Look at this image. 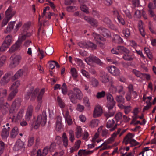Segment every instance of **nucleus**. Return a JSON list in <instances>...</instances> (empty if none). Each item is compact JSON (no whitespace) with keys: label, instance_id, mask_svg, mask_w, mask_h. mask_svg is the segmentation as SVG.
Segmentation results:
<instances>
[{"label":"nucleus","instance_id":"obj_33","mask_svg":"<svg viewBox=\"0 0 156 156\" xmlns=\"http://www.w3.org/2000/svg\"><path fill=\"white\" fill-rule=\"evenodd\" d=\"M62 93L64 95H66L67 93L68 89L67 86L65 83L63 84L61 87Z\"/></svg>","mask_w":156,"mask_h":156},{"label":"nucleus","instance_id":"obj_19","mask_svg":"<svg viewBox=\"0 0 156 156\" xmlns=\"http://www.w3.org/2000/svg\"><path fill=\"white\" fill-rule=\"evenodd\" d=\"M95 39L99 44L102 45L105 44L106 39L99 35H96Z\"/></svg>","mask_w":156,"mask_h":156},{"label":"nucleus","instance_id":"obj_47","mask_svg":"<svg viewBox=\"0 0 156 156\" xmlns=\"http://www.w3.org/2000/svg\"><path fill=\"white\" fill-rule=\"evenodd\" d=\"M96 57H94L92 56H90L88 58L85 59V61L87 62L86 60H87L88 62H94L95 59Z\"/></svg>","mask_w":156,"mask_h":156},{"label":"nucleus","instance_id":"obj_23","mask_svg":"<svg viewBox=\"0 0 156 156\" xmlns=\"http://www.w3.org/2000/svg\"><path fill=\"white\" fill-rule=\"evenodd\" d=\"M81 143V141L78 140L75 143L74 147L70 148V152L73 153L74 151L77 150L80 147Z\"/></svg>","mask_w":156,"mask_h":156},{"label":"nucleus","instance_id":"obj_52","mask_svg":"<svg viewBox=\"0 0 156 156\" xmlns=\"http://www.w3.org/2000/svg\"><path fill=\"white\" fill-rule=\"evenodd\" d=\"M0 96L3 97L6 96L7 93V90L6 89H1L0 90Z\"/></svg>","mask_w":156,"mask_h":156},{"label":"nucleus","instance_id":"obj_7","mask_svg":"<svg viewBox=\"0 0 156 156\" xmlns=\"http://www.w3.org/2000/svg\"><path fill=\"white\" fill-rule=\"evenodd\" d=\"M10 59H11L12 61L9 66L11 67L14 68L19 64L21 59V57L20 55H16L14 58L11 57Z\"/></svg>","mask_w":156,"mask_h":156},{"label":"nucleus","instance_id":"obj_39","mask_svg":"<svg viewBox=\"0 0 156 156\" xmlns=\"http://www.w3.org/2000/svg\"><path fill=\"white\" fill-rule=\"evenodd\" d=\"M116 101L118 103H124V98L122 97V96H117L116 98Z\"/></svg>","mask_w":156,"mask_h":156},{"label":"nucleus","instance_id":"obj_27","mask_svg":"<svg viewBox=\"0 0 156 156\" xmlns=\"http://www.w3.org/2000/svg\"><path fill=\"white\" fill-rule=\"evenodd\" d=\"M20 84V82L18 80L16 81L15 82H14L12 85L10 87V89L12 90H16L17 91V92H18V90L17 88Z\"/></svg>","mask_w":156,"mask_h":156},{"label":"nucleus","instance_id":"obj_49","mask_svg":"<svg viewBox=\"0 0 156 156\" xmlns=\"http://www.w3.org/2000/svg\"><path fill=\"white\" fill-rule=\"evenodd\" d=\"M71 72L73 76L75 78H76L77 77V73L75 68H72L71 69Z\"/></svg>","mask_w":156,"mask_h":156},{"label":"nucleus","instance_id":"obj_11","mask_svg":"<svg viewBox=\"0 0 156 156\" xmlns=\"http://www.w3.org/2000/svg\"><path fill=\"white\" fill-rule=\"evenodd\" d=\"M3 127L4 128L1 131V136L3 139H6L9 134L10 128V127L5 128V126H3Z\"/></svg>","mask_w":156,"mask_h":156},{"label":"nucleus","instance_id":"obj_16","mask_svg":"<svg viewBox=\"0 0 156 156\" xmlns=\"http://www.w3.org/2000/svg\"><path fill=\"white\" fill-rule=\"evenodd\" d=\"M101 81L103 83H105L109 81V76L107 73L104 72H102L100 76Z\"/></svg>","mask_w":156,"mask_h":156},{"label":"nucleus","instance_id":"obj_48","mask_svg":"<svg viewBox=\"0 0 156 156\" xmlns=\"http://www.w3.org/2000/svg\"><path fill=\"white\" fill-rule=\"evenodd\" d=\"M69 140L71 142H73L74 139V135L73 132L72 130L69 131Z\"/></svg>","mask_w":156,"mask_h":156},{"label":"nucleus","instance_id":"obj_15","mask_svg":"<svg viewBox=\"0 0 156 156\" xmlns=\"http://www.w3.org/2000/svg\"><path fill=\"white\" fill-rule=\"evenodd\" d=\"M84 19L88 22L92 26L94 27H96L98 26V22L94 18H90L88 16H85L84 17Z\"/></svg>","mask_w":156,"mask_h":156},{"label":"nucleus","instance_id":"obj_1","mask_svg":"<svg viewBox=\"0 0 156 156\" xmlns=\"http://www.w3.org/2000/svg\"><path fill=\"white\" fill-rule=\"evenodd\" d=\"M68 95L71 101L73 104L77 102V100H81L83 97V94L80 89L74 87L68 91Z\"/></svg>","mask_w":156,"mask_h":156},{"label":"nucleus","instance_id":"obj_3","mask_svg":"<svg viewBox=\"0 0 156 156\" xmlns=\"http://www.w3.org/2000/svg\"><path fill=\"white\" fill-rule=\"evenodd\" d=\"M21 100L20 98H18L12 102L9 110V113L10 115L16 112L20 106Z\"/></svg>","mask_w":156,"mask_h":156},{"label":"nucleus","instance_id":"obj_25","mask_svg":"<svg viewBox=\"0 0 156 156\" xmlns=\"http://www.w3.org/2000/svg\"><path fill=\"white\" fill-rule=\"evenodd\" d=\"M114 123L115 121L112 118H107V123L106 126L107 128H111Z\"/></svg>","mask_w":156,"mask_h":156},{"label":"nucleus","instance_id":"obj_9","mask_svg":"<svg viewBox=\"0 0 156 156\" xmlns=\"http://www.w3.org/2000/svg\"><path fill=\"white\" fill-rule=\"evenodd\" d=\"M98 31L104 37H111V34L108 30L102 27H99L98 29Z\"/></svg>","mask_w":156,"mask_h":156},{"label":"nucleus","instance_id":"obj_24","mask_svg":"<svg viewBox=\"0 0 156 156\" xmlns=\"http://www.w3.org/2000/svg\"><path fill=\"white\" fill-rule=\"evenodd\" d=\"M113 41L117 44H121L123 42L122 39L118 35L116 34L114 35L113 37Z\"/></svg>","mask_w":156,"mask_h":156},{"label":"nucleus","instance_id":"obj_5","mask_svg":"<svg viewBox=\"0 0 156 156\" xmlns=\"http://www.w3.org/2000/svg\"><path fill=\"white\" fill-rule=\"evenodd\" d=\"M13 75L12 72L10 71L6 73L1 79L0 83L2 85H5L8 83Z\"/></svg>","mask_w":156,"mask_h":156},{"label":"nucleus","instance_id":"obj_55","mask_svg":"<svg viewBox=\"0 0 156 156\" xmlns=\"http://www.w3.org/2000/svg\"><path fill=\"white\" fill-rule=\"evenodd\" d=\"M148 10H154L156 8V5H155L152 3L150 2L148 4Z\"/></svg>","mask_w":156,"mask_h":156},{"label":"nucleus","instance_id":"obj_61","mask_svg":"<svg viewBox=\"0 0 156 156\" xmlns=\"http://www.w3.org/2000/svg\"><path fill=\"white\" fill-rule=\"evenodd\" d=\"M31 44H32V41L31 40H27L24 42L23 45L24 47H27L28 46H29Z\"/></svg>","mask_w":156,"mask_h":156},{"label":"nucleus","instance_id":"obj_46","mask_svg":"<svg viewBox=\"0 0 156 156\" xmlns=\"http://www.w3.org/2000/svg\"><path fill=\"white\" fill-rule=\"evenodd\" d=\"M132 138H131V139L130 141V144H131V147L136 146L139 144V143L137 142L134 139Z\"/></svg>","mask_w":156,"mask_h":156},{"label":"nucleus","instance_id":"obj_18","mask_svg":"<svg viewBox=\"0 0 156 156\" xmlns=\"http://www.w3.org/2000/svg\"><path fill=\"white\" fill-rule=\"evenodd\" d=\"M19 133V129L17 127L15 126L12 129L10 133L11 138H15Z\"/></svg>","mask_w":156,"mask_h":156},{"label":"nucleus","instance_id":"obj_13","mask_svg":"<svg viewBox=\"0 0 156 156\" xmlns=\"http://www.w3.org/2000/svg\"><path fill=\"white\" fill-rule=\"evenodd\" d=\"M107 69L108 71L114 76L118 75L119 74V70L115 66H109Z\"/></svg>","mask_w":156,"mask_h":156},{"label":"nucleus","instance_id":"obj_60","mask_svg":"<svg viewBox=\"0 0 156 156\" xmlns=\"http://www.w3.org/2000/svg\"><path fill=\"white\" fill-rule=\"evenodd\" d=\"M52 61H55L51 60L48 62V64H49L51 69H54L55 66V63H53V62Z\"/></svg>","mask_w":156,"mask_h":156},{"label":"nucleus","instance_id":"obj_64","mask_svg":"<svg viewBox=\"0 0 156 156\" xmlns=\"http://www.w3.org/2000/svg\"><path fill=\"white\" fill-rule=\"evenodd\" d=\"M56 146L55 143H52L50 147L49 148V150L50 152L52 151L53 150L55 149V147Z\"/></svg>","mask_w":156,"mask_h":156},{"label":"nucleus","instance_id":"obj_35","mask_svg":"<svg viewBox=\"0 0 156 156\" xmlns=\"http://www.w3.org/2000/svg\"><path fill=\"white\" fill-rule=\"evenodd\" d=\"M57 101L58 105L61 108H63L64 107L65 104L62 101L61 98L59 96H58L57 97Z\"/></svg>","mask_w":156,"mask_h":156},{"label":"nucleus","instance_id":"obj_53","mask_svg":"<svg viewBox=\"0 0 156 156\" xmlns=\"http://www.w3.org/2000/svg\"><path fill=\"white\" fill-rule=\"evenodd\" d=\"M127 53H126L124 55L123 57V58L126 60L131 61L133 59V58H132L131 56L128 55Z\"/></svg>","mask_w":156,"mask_h":156},{"label":"nucleus","instance_id":"obj_32","mask_svg":"<svg viewBox=\"0 0 156 156\" xmlns=\"http://www.w3.org/2000/svg\"><path fill=\"white\" fill-rule=\"evenodd\" d=\"M141 24L140 23H139L138 24V27L139 28V30L140 31V33L141 35L143 37H144L145 35V33L144 30V29L143 28V27L142 25V21H140Z\"/></svg>","mask_w":156,"mask_h":156},{"label":"nucleus","instance_id":"obj_43","mask_svg":"<svg viewBox=\"0 0 156 156\" xmlns=\"http://www.w3.org/2000/svg\"><path fill=\"white\" fill-rule=\"evenodd\" d=\"M87 48L90 47L93 49H96L97 45L94 43L90 41L87 42Z\"/></svg>","mask_w":156,"mask_h":156},{"label":"nucleus","instance_id":"obj_4","mask_svg":"<svg viewBox=\"0 0 156 156\" xmlns=\"http://www.w3.org/2000/svg\"><path fill=\"white\" fill-rule=\"evenodd\" d=\"M12 42V38L10 35H7L2 46L0 47V50L2 51H4L5 50V49L8 48L11 44Z\"/></svg>","mask_w":156,"mask_h":156},{"label":"nucleus","instance_id":"obj_26","mask_svg":"<svg viewBox=\"0 0 156 156\" xmlns=\"http://www.w3.org/2000/svg\"><path fill=\"white\" fill-rule=\"evenodd\" d=\"M15 23V21L13 22H10L8 24V26L7 27L6 31H5V33L10 32L12 30L14 27V24Z\"/></svg>","mask_w":156,"mask_h":156},{"label":"nucleus","instance_id":"obj_17","mask_svg":"<svg viewBox=\"0 0 156 156\" xmlns=\"http://www.w3.org/2000/svg\"><path fill=\"white\" fill-rule=\"evenodd\" d=\"M20 34L22 35L20 38H19L18 39L21 40L22 42L23 41L26 40V38L30 37L32 35V33L30 32H27L25 33L24 30H23V31L21 32Z\"/></svg>","mask_w":156,"mask_h":156},{"label":"nucleus","instance_id":"obj_58","mask_svg":"<svg viewBox=\"0 0 156 156\" xmlns=\"http://www.w3.org/2000/svg\"><path fill=\"white\" fill-rule=\"evenodd\" d=\"M24 112V110L23 109H21L20 110L17 116V118L18 119H20L22 118L23 116L22 114Z\"/></svg>","mask_w":156,"mask_h":156},{"label":"nucleus","instance_id":"obj_57","mask_svg":"<svg viewBox=\"0 0 156 156\" xmlns=\"http://www.w3.org/2000/svg\"><path fill=\"white\" fill-rule=\"evenodd\" d=\"M31 24V23L30 22H28L23 26L22 28L24 30L26 29L28 30L30 27Z\"/></svg>","mask_w":156,"mask_h":156},{"label":"nucleus","instance_id":"obj_44","mask_svg":"<svg viewBox=\"0 0 156 156\" xmlns=\"http://www.w3.org/2000/svg\"><path fill=\"white\" fill-rule=\"evenodd\" d=\"M5 144L2 141H0V156L3 152L5 149Z\"/></svg>","mask_w":156,"mask_h":156},{"label":"nucleus","instance_id":"obj_22","mask_svg":"<svg viewBox=\"0 0 156 156\" xmlns=\"http://www.w3.org/2000/svg\"><path fill=\"white\" fill-rule=\"evenodd\" d=\"M24 71L23 69H20L16 73L12 76V79L15 80L21 76L23 74Z\"/></svg>","mask_w":156,"mask_h":156},{"label":"nucleus","instance_id":"obj_50","mask_svg":"<svg viewBox=\"0 0 156 156\" xmlns=\"http://www.w3.org/2000/svg\"><path fill=\"white\" fill-rule=\"evenodd\" d=\"M122 113L121 112H119L117 113L115 116V118L116 121L118 122L122 118Z\"/></svg>","mask_w":156,"mask_h":156},{"label":"nucleus","instance_id":"obj_36","mask_svg":"<svg viewBox=\"0 0 156 156\" xmlns=\"http://www.w3.org/2000/svg\"><path fill=\"white\" fill-rule=\"evenodd\" d=\"M106 95V93L105 91H102L101 92H98L96 95V97L98 99H100L104 97Z\"/></svg>","mask_w":156,"mask_h":156},{"label":"nucleus","instance_id":"obj_28","mask_svg":"<svg viewBox=\"0 0 156 156\" xmlns=\"http://www.w3.org/2000/svg\"><path fill=\"white\" fill-rule=\"evenodd\" d=\"M62 138L63 145L65 147H67L68 145V140L66 133H63Z\"/></svg>","mask_w":156,"mask_h":156},{"label":"nucleus","instance_id":"obj_20","mask_svg":"<svg viewBox=\"0 0 156 156\" xmlns=\"http://www.w3.org/2000/svg\"><path fill=\"white\" fill-rule=\"evenodd\" d=\"M134 134H133L131 133H129L125 136L124 138L123 143L125 142L126 145H127L129 143H130L131 138H132L134 136Z\"/></svg>","mask_w":156,"mask_h":156},{"label":"nucleus","instance_id":"obj_14","mask_svg":"<svg viewBox=\"0 0 156 156\" xmlns=\"http://www.w3.org/2000/svg\"><path fill=\"white\" fill-rule=\"evenodd\" d=\"M103 113L101 107L99 106L95 108L94 111L93 117L96 118L101 116Z\"/></svg>","mask_w":156,"mask_h":156},{"label":"nucleus","instance_id":"obj_54","mask_svg":"<svg viewBox=\"0 0 156 156\" xmlns=\"http://www.w3.org/2000/svg\"><path fill=\"white\" fill-rule=\"evenodd\" d=\"M123 33L125 34V35L126 37H128L130 36V32L129 29L125 28L123 30Z\"/></svg>","mask_w":156,"mask_h":156},{"label":"nucleus","instance_id":"obj_21","mask_svg":"<svg viewBox=\"0 0 156 156\" xmlns=\"http://www.w3.org/2000/svg\"><path fill=\"white\" fill-rule=\"evenodd\" d=\"M23 143L21 141H18L16 142L13 147V150L15 151H18L22 149L23 147Z\"/></svg>","mask_w":156,"mask_h":156},{"label":"nucleus","instance_id":"obj_31","mask_svg":"<svg viewBox=\"0 0 156 156\" xmlns=\"http://www.w3.org/2000/svg\"><path fill=\"white\" fill-rule=\"evenodd\" d=\"M54 49L52 47H46L45 49V52L48 55H51L54 52Z\"/></svg>","mask_w":156,"mask_h":156},{"label":"nucleus","instance_id":"obj_2","mask_svg":"<svg viewBox=\"0 0 156 156\" xmlns=\"http://www.w3.org/2000/svg\"><path fill=\"white\" fill-rule=\"evenodd\" d=\"M34 87L33 86H31L30 88V90L27 93L25 96L26 99H29L30 98V100L34 101L36 98V95L39 91L38 88H36L34 90Z\"/></svg>","mask_w":156,"mask_h":156},{"label":"nucleus","instance_id":"obj_62","mask_svg":"<svg viewBox=\"0 0 156 156\" xmlns=\"http://www.w3.org/2000/svg\"><path fill=\"white\" fill-rule=\"evenodd\" d=\"M81 72L83 76L86 77L87 78H88L90 77L89 74L88 72L84 69H82Z\"/></svg>","mask_w":156,"mask_h":156},{"label":"nucleus","instance_id":"obj_51","mask_svg":"<svg viewBox=\"0 0 156 156\" xmlns=\"http://www.w3.org/2000/svg\"><path fill=\"white\" fill-rule=\"evenodd\" d=\"M84 109V106L81 105L80 104H77L76 109L79 111L80 112H83Z\"/></svg>","mask_w":156,"mask_h":156},{"label":"nucleus","instance_id":"obj_29","mask_svg":"<svg viewBox=\"0 0 156 156\" xmlns=\"http://www.w3.org/2000/svg\"><path fill=\"white\" fill-rule=\"evenodd\" d=\"M17 93V91L16 90H12V92L9 95L8 97V100L9 101L12 100L16 95V94Z\"/></svg>","mask_w":156,"mask_h":156},{"label":"nucleus","instance_id":"obj_41","mask_svg":"<svg viewBox=\"0 0 156 156\" xmlns=\"http://www.w3.org/2000/svg\"><path fill=\"white\" fill-rule=\"evenodd\" d=\"M91 84L94 87H97L98 85L99 82L95 78H93L91 81Z\"/></svg>","mask_w":156,"mask_h":156},{"label":"nucleus","instance_id":"obj_45","mask_svg":"<svg viewBox=\"0 0 156 156\" xmlns=\"http://www.w3.org/2000/svg\"><path fill=\"white\" fill-rule=\"evenodd\" d=\"M99 121L97 119L92 120L90 122V126L91 127L96 126H98Z\"/></svg>","mask_w":156,"mask_h":156},{"label":"nucleus","instance_id":"obj_8","mask_svg":"<svg viewBox=\"0 0 156 156\" xmlns=\"http://www.w3.org/2000/svg\"><path fill=\"white\" fill-rule=\"evenodd\" d=\"M42 36L46 37H49L51 36L53 34V30L51 26H49L45 30L44 27L42 28Z\"/></svg>","mask_w":156,"mask_h":156},{"label":"nucleus","instance_id":"obj_30","mask_svg":"<svg viewBox=\"0 0 156 156\" xmlns=\"http://www.w3.org/2000/svg\"><path fill=\"white\" fill-rule=\"evenodd\" d=\"M118 50L121 53H129V51L126 48H124L122 46H118L117 47Z\"/></svg>","mask_w":156,"mask_h":156},{"label":"nucleus","instance_id":"obj_12","mask_svg":"<svg viewBox=\"0 0 156 156\" xmlns=\"http://www.w3.org/2000/svg\"><path fill=\"white\" fill-rule=\"evenodd\" d=\"M33 111V107L31 105L29 106L27 108L25 116V120L29 122L31 118Z\"/></svg>","mask_w":156,"mask_h":156},{"label":"nucleus","instance_id":"obj_42","mask_svg":"<svg viewBox=\"0 0 156 156\" xmlns=\"http://www.w3.org/2000/svg\"><path fill=\"white\" fill-rule=\"evenodd\" d=\"M106 97L107 102L115 101H114L113 97L111 94L109 93L107 94Z\"/></svg>","mask_w":156,"mask_h":156},{"label":"nucleus","instance_id":"obj_56","mask_svg":"<svg viewBox=\"0 0 156 156\" xmlns=\"http://www.w3.org/2000/svg\"><path fill=\"white\" fill-rule=\"evenodd\" d=\"M81 10L83 12L86 13H89V12L88 9H87L86 6L84 5H82V6H80Z\"/></svg>","mask_w":156,"mask_h":156},{"label":"nucleus","instance_id":"obj_59","mask_svg":"<svg viewBox=\"0 0 156 156\" xmlns=\"http://www.w3.org/2000/svg\"><path fill=\"white\" fill-rule=\"evenodd\" d=\"M78 45L80 48H87V43L84 42H79L78 43Z\"/></svg>","mask_w":156,"mask_h":156},{"label":"nucleus","instance_id":"obj_38","mask_svg":"<svg viewBox=\"0 0 156 156\" xmlns=\"http://www.w3.org/2000/svg\"><path fill=\"white\" fill-rule=\"evenodd\" d=\"M115 102V101L107 102V107L109 110L112 109L114 105Z\"/></svg>","mask_w":156,"mask_h":156},{"label":"nucleus","instance_id":"obj_34","mask_svg":"<svg viewBox=\"0 0 156 156\" xmlns=\"http://www.w3.org/2000/svg\"><path fill=\"white\" fill-rule=\"evenodd\" d=\"M82 129L80 127H77L76 130V137L79 138L81 136Z\"/></svg>","mask_w":156,"mask_h":156},{"label":"nucleus","instance_id":"obj_6","mask_svg":"<svg viewBox=\"0 0 156 156\" xmlns=\"http://www.w3.org/2000/svg\"><path fill=\"white\" fill-rule=\"evenodd\" d=\"M47 115L45 111H43L41 114L39 115L37 117V120L40 122L41 126H44L46 123Z\"/></svg>","mask_w":156,"mask_h":156},{"label":"nucleus","instance_id":"obj_63","mask_svg":"<svg viewBox=\"0 0 156 156\" xmlns=\"http://www.w3.org/2000/svg\"><path fill=\"white\" fill-rule=\"evenodd\" d=\"M77 62L79 66L82 67H84V64L81 59H77Z\"/></svg>","mask_w":156,"mask_h":156},{"label":"nucleus","instance_id":"obj_37","mask_svg":"<svg viewBox=\"0 0 156 156\" xmlns=\"http://www.w3.org/2000/svg\"><path fill=\"white\" fill-rule=\"evenodd\" d=\"M83 101L84 103L86 106L88 107H90V103L89 102V99L87 97H84L83 98Z\"/></svg>","mask_w":156,"mask_h":156},{"label":"nucleus","instance_id":"obj_10","mask_svg":"<svg viewBox=\"0 0 156 156\" xmlns=\"http://www.w3.org/2000/svg\"><path fill=\"white\" fill-rule=\"evenodd\" d=\"M22 43L21 40L19 39L9 49V51L11 53H12L17 50L21 46Z\"/></svg>","mask_w":156,"mask_h":156},{"label":"nucleus","instance_id":"obj_40","mask_svg":"<svg viewBox=\"0 0 156 156\" xmlns=\"http://www.w3.org/2000/svg\"><path fill=\"white\" fill-rule=\"evenodd\" d=\"M133 72L137 77H139L141 78L143 77V73H141L140 72L136 69H133Z\"/></svg>","mask_w":156,"mask_h":156}]
</instances>
